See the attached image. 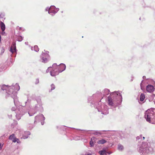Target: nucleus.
Here are the masks:
<instances>
[{
	"label": "nucleus",
	"instance_id": "23",
	"mask_svg": "<svg viewBox=\"0 0 155 155\" xmlns=\"http://www.w3.org/2000/svg\"><path fill=\"white\" fill-rule=\"evenodd\" d=\"M123 135V134L122 131H117V136H118L120 138L122 139Z\"/></svg>",
	"mask_w": 155,
	"mask_h": 155
},
{
	"label": "nucleus",
	"instance_id": "19",
	"mask_svg": "<svg viewBox=\"0 0 155 155\" xmlns=\"http://www.w3.org/2000/svg\"><path fill=\"white\" fill-rule=\"evenodd\" d=\"M30 134V133L28 131H25L24 134L22 137V138L24 139H26L28 137V136Z\"/></svg>",
	"mask_w": 155,
	"mask_h": 155
},
{
	"label": "nucleus",
	"instance_id": "47",
	"mask_svg": "<svg viewBox=\"0 0 155 155\" xmlns=\"http://www.w3.org/2000/svg\"><path fill=\"white\" fill-rule=\"evenodd\" d=\"M143 139L144 140V139H145V137H143Z\"/></svg>",
	"mask_w": 155,
	"mask_h": 155
},
{
	"label": "nucleus",
	"instance_id": "43",
	"mask_svg": "<svg viewBox=\"0 0 155 155\" xmlns=\"http://www.w3.org/2000/svg\"><path fill=\"white\" fill-rule=\"evenodd\" d=\"M2 146L1 143H0V150L2 148Z\"/></svg>",
	"mask_w": 155,
	"mask_h": 155
},
{
	"label": "nucleus",
	"instance_id": "16",
	"mask_svg": "<svg viewBox=\"0 0 155 155\" xmlns=\"http://www.w3.org/2000/svg\"><path fill=\"white\" fill-rule=\"evenodd\" d=\"M97 93L94 94L92 96H89L88 97V102H90L92 103V101L94 99V98L96 97H97Z\"/></svg>",
	"mask_w": 155,
	"mask_h": 155
},
{
	"label": "nucleus",
	"instance_id": "27",
	"mask_svg": "<svg viewBox=\"0 0 155 155\" xmlns=\"http://www.w3.org/2000/svg\"><path fill=\"white\" fill-rule=\"evenodd\" d=\"M145 98V96L143 94H141L140 95V100L141 101H143Z\"/></svg>",
	"mask_w": 155,
	"mask_h": 155
},
{
	"label": "nucleus",
	"instance_id": "39",
	"mask_svg": "<svg viewBox=\"0 0 155 155\" xmlns=\"http://www.w3.org/2000/svg\"><path fill=\"white\" fill-rule=\"evenodd\" d=\"M16 107H12V111H15L16 110Z\"/></svg>",
	"mask_w": 155,
	"mask_h": 155
},
{
	"label": "nucleus",
	"instance_id": "9",
	"mask_svg": "<svg viewBox=\"0 0 155 155\" xmlns=\"http://www.w3.org/2000/svg\"><path fill=\"white\" fill-rule=\"evenodd\" d=\"M52 66L53 67H56L57 69L58 70L60 73L62 72L65 70L66 68V65L64 64H61L59 65H58L56 63L54 64Z\"/></svg>",
	"mask_w": 155,
	"mask_h": 155
},
{
	"label": "nucleus",
	"instance_id": "25",
	"mask_svg": "<svg viewBox=\"0 0 155 155\" xmlns=\"http://www.w3.org/2000/svg\"><path fill=\"white\" fill-rule=\"evenodd\" d=\"M31 50H34L36 52H38L39 51V48L37 45H35L34 47H31Z\"/></svg>",
	"mask_w": 155,
	"mask_h": 155
},
{
	"label": "nucleus",
	"instance_id": "30",
	"mask_svg": "<svg viewBox=\"0 0 155 155\" xmlns=\"http://www.w3.org/2000/svg\"><path fill=\"white\" fill-rule=\"evenodd\" d=\"M23 38L21 36H18L17 38L18 40L19 41H21L23 40Z\"/></svg>",
	"mask_w": 155,
	"mask_h": 155
},
{
	"label": "nucleus",
	"instance_id": "1",
	"mask_svg": "<svg viewBox=\"0 0 155 155\" xmlns=\"http://www.w3.org/2000/svg\"><path fill=\"white\" fill-rule=\"evenodd\" d=\"M20 88V86L18 83L15 84H13L9 86L5 84L0 85V89L3 91L5 90L8 95L13 99L15 105L16 101H17V92L19 90Z\"/></svg>",
	"mask_w": 155,
	"mask_h": 155
},
{
	"label": "nucleus",
	"instance_id": "46",
	"mask_svg": "<svg viewBox=\"0 0 155 155\" xmlns=\"http://www.w3.org/2000/svg\"><path fill=\"white\" fill-rule=\"evenodd\" d=\"M28 43V42H25V44H26V45H27Z\"/></svg>",
	"mask_w": 155,
	"mask_h": 155
},
{
	"label": "nucleus",
	"instance_id": "34",
	"mask_svg": "<svg viewBox=\"0 0 155 155\" xmlns=\"http://www.w3.org/2000/svg\"><path fill=\"white\" fill-rule=\"evenodd\" d=\"M50 8L49 7H47L45 9V11H48V13H49V11H50Z\"/></svg>",
	"mask_w": 155,
	"mask_h": 155
},
{
	"label": "nucleus",
	"instance_id": "29",
	"mask_svg": "<svg viewBox=\"0 0 155 155\" xmlns=\"http://www.w3.org/2000/svg\"><path fill=\"white\" fill-rule=\"evenodd\" d=\"M15 138V134H12L9 137V139L12 140Z\"/></svg>",
	"mask_w": 155,
	"mask_h": 155
},
{
	"label": "nucleus",
	"instance_id": "14",
	"mask_svg": "<svg viewBox=\"0 0 155 155\" xmlns=\"http://www.w3.org/2000/svg\"><path fill=\"white\" fill-rule=\"evenodd\" d=\"M105 130H101V131H98V130H96V131H91V133H89L91 134H94L95 135H96L98 136H100L103 134V132L105 131Z\"/></svg>",
	"mask_w": 155,
	"mask_h": 155
},
{
	"label": "nucleus",
	"instance_id": "24",
	"mask_svg": "<svg viewBox=\"0 0 155 155\" xmlns=\"http://www.w3.org/2000/svg\"><path fill=\"white\" fill-rule=\"evenodd\" d=\"M107 152L105 150H103L99 151V153L100 155H107Z\"/></svg>",
	"mask_w": 155,
	"mask_h": 155
},
{
	"label": "nucleus",
	"instance_id": "6",
	"mask_svg": "<svg viewBox=\"0 0 155 155\" xmlns=\"http://www.w3.org/2000/svg\"><path fill=\"white\" fill-rule=\"evenodd\" d=\"M96 108L98 112H101V114L103 115H106L109 113L108 106L104 104L100 103L98 106L96 107Z\"/></svg>",
	"mask_w": 155,
	"mask_h": 155
},
{
	"label": "nucleus",
	"instance_id": "38",
	"mask_svg": "<svg viewBox=\"0 0 155 155\" xmlns=\"http://www.w3.org/2000/svg\"><path fill=\"white\" fill-rule=\"evenodd\" d=\"M8 117L9 118H11L12 117V115L11 114H8Z\"/></svg>",
	"mask_w": 155,
	"mask_h": 155
},
{
	"label": "nucleus",
	"instance_id": "22",
	"mask_svg": "<svg viewBox=\"0 0 155 155\" xmlns=\"http://www.w3.org/2000/svg\"><path fill=\"white\" fill-rule=\"evenodd\" d=\"M107 142V140L105 139L102 138L101 140H98L97 143L98 144H104Z\"/></svg>",
	"mask_w": 155,
	"mask_h": 155
},
{
	"label": "nucleus",
	"instance_id": "2",
	"mask_svg": "<svg viewBox=\"0 0 155 155\" xmlns=\"http://www.w3.org/2000/svg\"><path fill=\"white\" fill-rule=\"evenodd\" d=\"M26 101L25 102V105L30 109L28 111V114L30 116H31L36 114L38 111L42 112L44 111V108L42 106V103L41 99L37 100V104H35L34 108H31V100L28 97Z\"/></svg>",
	"mask_w": 155,
	"mask_h": 155
},
{
	"label": "nucleus",
	"instance_id": "26",
	"mask_svg": "<svg viewBox=\"0 0 155 155\" xmlns=\"http://www.w3.org/2000/svg\"><path fill=\"white\" fill-rule=\"evenodd\" d=\"M117 149L118 150L122 151L124 150V147L122 145L119 144L118 146Z\"/></svg>",
	"mask_w": 155,
	"mask_h": 155
},
{
	"label": "nucleus",
	"instance_id": "48",
	"mask_svg": "<svg viewBox=\"0 0 155 155\" xmlns=\"http://www.w3.org/2000/svg\"><path fill=\"white\" fill-rule=\"evenodd\" d=\"M56 127H57V128H58V126H57Z\"/></svg>",
	"mask_w": 155,
	"mask_h": 155
},
{
	"label": "nucleus",
	"instance_id": "42",
	"mask_svg": "<svg viewBox=\"0 0 155 155\" xmlns=\"http://www.w3.org/2000/svg\"><path fill=\"white\" fill-rule=\"evenodd\" d=\"M2 31V35H4L5 33V31Z\"/></svg>",
	"mask_w": 155,
	"mask_h": 155
},
{
	"label": "nucleus",
	"instance_id": "44",
	"mask_svg": "<svg viewBox=\"0 0 155 155\" xmlns=\"http://www.w3.org/2000/svg\"><path fill=\"white\" fill-rule=\"evenodd\" d=\"M145 78H146V76H143V79H145Z\"/></svg>",
	"mask_w": 155,
	"mask_h": 155
},
{
	"label": "nucleus",
	"instance_id": "12",
	"mask_svg": "<svg viewBox=\"0 0 155 155\" xmlns=\"http://www.w3.org/2000/svg\"><path fill=\"white\" fill-rule=\"evenodd\" d=\"M120 91H117V106L121 105L122 101V97Z\"/></svg>",
	"mask_w": 155,
	"mask_h": 155
},
{
	"label": "nucleus",
	"instance_id": "40",
	"mask_svg": "<svg viewBox=\"0 0 155 155\" xmlns=\"http://www.w3.org/2000/svg\"><path fill=\"white\" fill-rule=\"evenodd\" d=\"M16 140H17V141H16V142H17L18 143H20L21 142L17 138L16 139Z\"/></svg>",
	"mask_w": 155,
	"mask_h": 155
},
{
	"label": "nucleus",
	"instance_id": "10",
	"mask_svg": "<svg viewBox=\"0 0 155 155\" xmlns=\"http://www.w3.org/2000/svg\"><path fill=\"white\" fill-rule=\"evenodd\" d=\"M59 8H56L54 5L50 6V11H49V14L52 16L54 15L56 13L59 11Z\"/></svg>",
	"mask_w": 155,
	"mask_h": 155
},
{
	"label": "nucleus",
	"instance_id": "3",
	"mask_svg": "<svg viewBox=\"0 0 155 155\" xmlns=\"http://www.w3.org/2000/svg\"><path fill=\"white\" fill-rule=\"evenodd\" d=\"M144 117L147 121L155 124V108L148 109L145 112Z\"/></svg>",
	"mask_w": 155,
	"mask_h": 155
},
{
	"label": "nucleus",
	"instance_id": "8",
	"mask_svg": "<svg viewBox=\"0 0 155 155\" xmlns=\"http://www.w3.org/2000/svg\"><path fill=\"white\" fill-rule=\"evenodd\" d=\"M45 118L42 114H39L35 117L34 123L35 124L37 121H40L42 125L44 124V121Z\"/></svg>",
	"mask_w": 155,
	"mask_h": 155
},
{
	"label": "nucleus",
	"instance_id": "45",
	"mask_svg": "<svg viewBox=\"0 0 155 155\" xmlns=\"http://www.w3.org/2000/svg\"><path fill=\"white\" fill-rule=\"evenodd\" d=\"M143 80L142 81L141 83L140 84V86H141V87H142V86H141V85H142V83L143 82Z\"/></svg>",
	"mask_w": 155,
	"mask_h": 155
},
{
	"label": "nucleus",
	"instance_id": "49",
	"mask_svg": "<svg viewBox=\"0 0 155 155\" xmlns=\"http://www.w3.org/2000/svg\"><path fill=\"white\" fill-rule=\"evenodd\" d=\"M91 104H93V103H92Z\"/></svg>",
	"mask_w": 155,
	"mask_h": 155
},
{
	"label": "nucleus",
	"instance_id": "20",
	"mask_svg": "<svg viewBox=\"0 0 155 155\" xmlns=\"http://www.w3.org/2000/svg\"><path fill=\"white\" fill-rule=\"evenodd\" d=\"M95 137H92L90 142V144L91 147H93L94 146V143L95 141Z\"/></svg>",
	"mask_w": 155,
	"mask_h": 155
},
{
	"label": "nucleus",
	"instance_id": "18",
	"mask_svg": "<svg viewBox=\"0 0 155 155\" xmlns=\"http://www.w3.org/2000/svg\"><path fill=\"white\" fill-rule=\"evenodd\" d=\"M110 91L107 89H105L103 91V94L104 97H107V96L109 94Z\"/></svg>",
	"mask_w": 155,
	"mask_h": 155
},
{
	"label": "nucleus",
	"instance_id": "28",
	"mask_svg": "<svg viewBox=\"0 0 155 155\" xmlns=\"http://www.w3.org/2000/svg\"><path fill=\"white\" fill-rule=\"evenodd\" d=\"M51 90H50L49 91V92H50L51 91L54 89L55 88V86L53 84H52L51 85Z\"/></svg>",
	"mask_w": 155,
	"mask_h": 155
},
{
	"label": "nucleus",
	"instance_id": "35",
	"mask_svg": "<svg viewBox=\"0 0 155 155\" xmlns=\"http://www.w3.org/2000/svg\"><path fill=\"white\" fill-rule=\"evenodd\" d=\"M5 16V15L4 14L1 13L0 14V17L1 18H3Z\"/></svg>",
	"mask_w": 155,
	"mask_h": 155
},
{
	"label": "nucleus",
	"instance_id": "11",
	"mask_svg": "<svg viewBox=\"0 0 155 155\" xmlns=\"http://www.w3.org/2000/svg\"><path fill=\"white\" fill-rule=\"evenodd\" d=\"M24 109H20V110L18 109L17 110H16L17 114L16 115V117L18 120H20L21 119V117L27 112L26 111H24Z\"/></svg>",
	"mask_w": 155,
	"mask_h": 155
},
{
	"label": "nucleus",
	"instance_id": "36",
	"mask_svg": "<svg viewBox=\"0 0 155 155\" xmlns=\"http://www.w3.org/2000/svg\"><path fill=\"white\" fill-rule=\"evenodd\" d=\"M17 138H15L14 139H13V140H12L13 142L15 143L17 141L16 139Z\"/></svg>",
	"mask_w": 155,
	"mask_h": 155
},
{
	"label": "nucleus",
	"instance_id": "21",
	"mask_svg": "<svg viewBox=\"0 0 155 155\" xmlns=\"http://www.w3.org/2000/svg\"><path fill=\"white\" fill-rule=\"evenodd\" d=\"M0 27L2 31H5V25L4 23L1 21H0Z\"/></svg>",
	"mask_w": 155,
	"mask_h": 155
},
{
	"label": "nucleus",
	"instance_id": "32",
	"mask_svg": "<svg viewBox=\"0 0 155 155\" xmlns=\"http://www.w3.org/2000/svg\"><path fill=\"white\" fill-rule=\"evenodd\" d=\"M142 138V135H140V136H137L136 137L137 140H139Z\"/></svg>",
	"mask_w": 155,
	"mask_h": 155
},
{
	"label": "nucleus",
	"instance_id": "41",
	"mask_svg": "<svg viewBox=\"0 0 155 155\" xmlns=\"http://www.w3.org/2000/svg\"><path fill=\"white\" fill-rule=\"evenodd\" d=\"M133 79H134V77L133 76H131V81H133Z\"/></svg>",
	"mask_w": 155,
	"mask_h": 155
},
{
	"label": "nucleus",
	"instance_id": "5",
	"mask_svg": "<svg viewBox=\"0 0 155 155\" xmlns=\"http://www.w3.org/2000/svg\"><path fill=\"white\" fill-rule=\"evenodd\" d=\"M115 92V91H114L110 94L106 98V101L108 103V105L110 106L112 108H115L116 106V105H115V101L114 100V93Z\"/></svg>",
	"mask_w": 155,
	"mask_h": 155
},
{
	"label": "nucleus",
	"instance_id": "33",
	"mask_svg": "<svg viewBox=\"0 0 155 155\" xmlns=\"http://www.w3.org/2000/svg\"><path fill=\"white\" fill-rule=\"evenodd\" d=\"M39 83V80L37 78L36 79V81L35 82V84H38Z\"/></svg>",
	"mask_w": 155,
	"mask_h": 155
},
{
	"label": "nucleus",
	"instance_id": "13",
	"mask_svg": "<svg viewBox=\"0 0 155 155\" xmlns=\"http://www.w3.org/2000/svg\"><path fill=\"white\" fill-rule=\"evenodd\" d=\"M52 69L50 71V74L52 77H54L56 75H58L60 73L59 71L57 69L56 67H53L52 66Z\"/></svg>",
	"mask_w": 155,
	"mask_h": 155
},
{
	"label": "nucleus",
	"instance_id": "7",
	"mask_svg": "<svg viewBox=\"0 0 155 155\" xmlns=\"http://www.w3.org/2000/svg\"><path fill=\"white\" fill-rule=\"evenodd\" d=\"M49 52H42L40 56V61L44 63L47 62L50 59V56L48 54Z\"/></svg>",
	"mask_w": 155,
	"mask_h": 155
},
{
	"label": "nucleus",
	"instance_id": "15",
	"mask_svg": "<svg viewBox=\"0 0 155 155\" xmlns=\"http://www.w3.org/2000/svg\"><path fill=\"white\" fill-rule=\"evenodd\" d=\"M10 51L12 54L16 52L17 50L16 49V44L15 43H13L12 44L11 47Z\"/></svg>",
	"mask_w": 155,
	"mask_h": 155
},
{
	"label": "nucleus",
	"instance_id": "4",
	"mask_svg": "<svg viewBox=\"0 0 155 155\" xmlns=\"http://www.w3.org/2000/svg\"><path fill=\"white\" fill-rule=\"evenodd\" d=\"M138 151L142 154L149 153L153 150L152 148L149 146L146 143L142 142L141 144L140 143L138 144Z\"/></svg>",
	"mask_w": 155,
	"mask_h": 155
},
{
	"label": "nucleus",
	"instance_id": "31",
	"mask_svg": "<svg viewBox=\"0 0 155 155\" xmlns=\"http://www.w3.org/2000/svg\"><path fill=\"white\" fill-rule=\"evenodd\" d=\"M73 139L74 140H80L81 139V138L80 137L77 136L76 137H75Z\"/></svg>",
	"mask_w": 155,
	"mask_h": 155
},
{
	"label": "nucleus",
	"instance_id": "37",
	"mask_svg": "<svg viewBox=\"0 0 155 155\" xmlns=\"http://www.w3.org/2000/svg\"><path fill=\"white\" fill-rule=\"evenodd\" d=\"M52 67H48V69L46 71V73H48L49 72V70L50 69V68H51Z\"/></svg>",
	"mask_w": 155,
	"mask_h": 155
},
{
	"label": "nucleus",
	"instance_id": "17",
	"mask_svg": "<svg viewBox=\"0 0 155 155\" xmlns=\"http://www.w3.org/2000/svg\"><path fill=\"white\" fill-rule=\"evenodd\" d=\"M147 90L150 93L154 91V87L151 85H148L147 87Z\"/></svg>",
	"mask_w": 155,
	"mask_h": 155
}]
</instances>
